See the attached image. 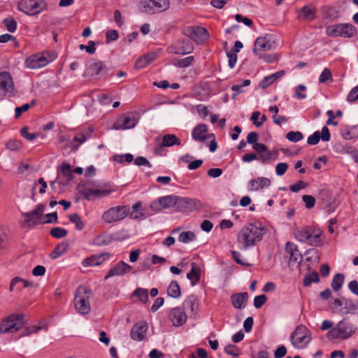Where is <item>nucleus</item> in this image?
<instances>
[{"label":"nucleus","instance_id":"28","mask_svg":"<svg viewBox=\"0 0 358 358\" xmlns=\"http://www.w3.org/2000/svg\"><path fill=\"white\" fill-rule=\"evenodd\" d=\"M110 190L102 189H94L90 187H84L80 193L83 196V197L86 199H90L91 196H104L110 194Z\"/></svg>","mask_w":358,"mask_h":358},{"label":"nucleus","instance_id":"38","mask_svg":"<svg viewBox=\"0 0 358 358\" xmlns=\"http://www.w3.org/2000/svg\"><path fill=\"white\" fill-rule=\"evenodd\" d=\"M103 67L101 62H94L90 64L87 70V73L90 76H97Z\"/></svg>","mask_w":358,"mask_h":358},{"label":"nucleus","instance_id":"34","mask_svg":"<svg viewBox=\"0 0 358 358\" xmlns=\"http://www.w3.org/2000/svg\"><path fill=\"white\" fill-rule=\"evenodd\" d=\"M284 74V71H279L275 73L264 77L259 84V87L262 89H266L278 78H281Z\"/></svg>","mask_w":358,"mask_h":358},{"label":"nucleus","instance_id":"16","mask_svg":"<svg viewBox=\"0 0 358 358\" xmlns=\"http://www.w3.org/2000/svg\"><path fill=\"white\" fill-rule=\"evenodd\" d=\"M272 48L271 41L266 36H259L256 38L253 52L258 57H263L264 53Z\"/></svg>","mask_w":358,"mask_h":358},{"label":"nucleus","instance_id":"61","mask_svg":"<svg viewBox=\"0 0 358 358\" xmlns=\"http://www.w3.org/2000/svg\"><path fill=\"white\" fill-rule=\"evenodd\" d=\"M57 221V214L56 212L43 215V224L55 223Z\"/></svg>","mask_w":358,"mask_h":358},{"label":"nucleus","instance_id":"40","mask_svg":"<svg viewBox=\"0 0 358 358\" xmlns=\"http://www.w3.org/2000/svg\"><path fill=\"white\" fill-rule=\"evenodd\" d=\"M344 275L341 273H337L331 281V287L334 291L338 292L343 286L344 282Z\"/></svg>","mask_w":358,"mask_h":358},{"label":"nucleus","instance_id":"56","mask_svg":"<svg viewBox=\"0 0 358 358\" xmlns=\"http://www.w3.org/2000/svg\"><path fill=\"white\" fill-rule=\"evenodd\" d=\"M43 329H46V326L45 324H39L28 327L23 334V336H29L31 334H36Z\"/></svg>","mask_w":358,"mask_h":358},{"label":"nucleus","instance_id":"17","mask_svg":"<svg viewBox=\"0 0 358 358\" xmlns=\"http://www.w3.org/2000/svg\"><path fill=\"white\" fill-rule=\"evenodd\" d=\"M148 325L146 322L141 321L136 323L130 331L131 338L136 341H141L145 338Z\"/></svg>","mask_w":358,"mask_h":358},{"label":"nucleus","instance_id":"9","mask_svg":"<svg viewBox=\"0 0 358 358\" xmlns=\"http://www.w3.org/2000/svg\"><path fill=\"white\" fill-rule=\"evenodd\" d=\"M47 7L45 0H21L18 5V9L28 15L39 14Z\"/></svg>","mask_w":358,"mask_h":358},{"label":"nucleus","instance_id":"26","mask_svg":"<svg viewBox=\"0 0 358 358\" xmlns=\"http://www.w3.org/2000/svg\"><path fill=\"white\" fill-rule=\"evenodd\" d=\"M285 251L289 255V263L296 262L301 261L302 259V255L298 249V247L292 242H287L285 245Z\"/></svg>","mask_w":358,"mask_h":358},{"label":"nucleus","instance_id":"4","mask_svg":"<svg viewBox=\"0 0 358 358\" xmlns=\"http://www.w3.org/2000/svg\"><path fill=\"white\" fill-rule=\"evenodd\" d=\"M130 207L129 205L116 206L105 210L101 217L105 224H115L123 220L129 214Z\"/></svg>","mask_w":358,"mask_h":358},{"label":"nucleus","instance_id":"57","mask_svg":"<svg viewBox=\"0 0 358 358\" xmlns=\"http://www.w3.org/2000/svg\"><path fill=\"white\" fill-rule=\"evenodd\" d=\"M358 99V85L353 87L348 93L346 100L349 103H353Z\"/></svg>","mask_w":358,"mask_h":358},{"label":"nucleus","instance_id":"32","mask_svg":"<svg viewBox=\"0 0 358 358\" xmlns=\"http://www.w3.org/2000/svg\"><path fill=\"white\" fill-rule=\"evenodd\" d=\"M278 154L279 152L277 150H268L267 149L266 151L257 154V159L260 160L262 164H269L271 161L278 159Z\"/></svg>","mask_w":358,"mask_h":358},{"label":"nucleus","instance_id":"27","mask_svg":"<svg viewBox=\"0 0 358 358\" xmlns=\"http://www.w3.org/2000/svg\"><path fill=\"white\" fill-rule=\"evenodd\" d=\"M271 180L265 177H258L249 181V189L250 191H258L264 187L270 186Z\"/></svg>","mask_w":358,"mask_h":358},{"label":"nucleus","instance_id":"59","mask_svg":"<svg viewBox=\"0 0 358 358\" xmlns=\"http://www.w3.org/2000/svg\"><path fill=\"white\" fill-rule=\"evenodd\" d=\"M306 87L304 85H299L295 88V92L293 95V97L296 98L298 99H304L306 98V94L301 93V91H306Z\"/></svg>","mask_w":358,"mask_h":358},{"label":"nucleus","instance_id":"41","mask_svg":"<svg viewBox=\"0 0 358 358\" xmlns=\"http://www.w3.org/2000/svg\"><path fill=\"white\" fill-rule=\"evenodd\" d=\"M133 295L137 296L138 300L143 303H147L148 301V291L145 288L139 287L136 289Z\"/></svg>","mask_w":358,"mask_h":358},{"label":"nucleus","instance_id":"3","mask_svg":"<svg viewBox=\"0 0 358 358\" xmlns=\"http://www.w3.org/2000/svg\"><path fill=\"white\" fill-rule=\"evenodd\" d=\"M356 331L354 325L346 320L339 321L336 326L327 334V338L330 341L336 340H346Z\"/></svg>","mask_w":358,"mask_h":358},{"label":"nucleus","instance_id":"18","mask_svg":"<svg viewBox=\"0 0 358 358\" xmlns=\"http://www.w3.org/2000/svg\"><path fill=\"white\" fill-rule=\"evenodd\" d=\"M169 319L175 327H180L187 321V315L182 308H172L169 312Z\"/></svg>","mask_w":358,"mask_h":358},{"label":"nucleus","instance_id":"63","mask_svg":"<svg viewBox=\"0 0 358 358\" xmlns=\"http://www.w3.org/2000/svg\"><path fill=\"white\" fill-rule=\"evenodd\" d=\"M288 169V164L285 162H280L277 164L275 166V173L277 176H283Z\"/></svg>","mask_w":358,"mask_h":358},{"label":"nucleus","instance_id":"7","mask_svg":"<svg viewBox=\"0 0 358 358\" xmlns=\"http://www.w3.org/2000/svg\"><path fill=\"white\" fill-rule=\"evenodd\" d=\"M45 210V206L40 203L36 208L29 212L22 213L23 220L21 224L24 227L32 228L38 224H43V214Z\"/></svg>","mask_w":358,"mask_h":358},{"label":"nucleus","instance_id":"19","mask_svg":"<svg viewBox=\"0 0 358 358\" xmlns=\"http://www.w3.org/2000/svg\"><path fill=\"white\" fill-rule=\"evenodd\" d=\"M194 50L192 43L187 39L180 41L178 43L169 48L170 52L176 55H187L191 53Z\"/></svg>","mask_w":358,"mask_h":358},{"label":"nucleus","instance_id":"8","mask_svg":"<svg viewBox=\"0 0 358 358\" xmlns=\"http://www.w3.org/2000/svg\"><path fill=\"white\" fill-rule=\"evenodd\" d=\"M311 340L310 331L302 324L297 326L291 336L292 345L298 349L306 348Z\"/></svg>","mask_w":358,"mask_h":358},{"label":"nucleus","instance_id":"24","mask_svg":"<svg viewBox=\"0 0 358 358\" xmlns=\"http://www.w3.org/2000/svg\"><path fill=\"white\" fill-rule=\"evenodd\" d=\"M93 129L90 127H88L81 131L76 133L71 143V147L72 149L77 150L81 144L84 143L88 138H90Z\"/></svg>","mask_w":358,"mask_h":358},{"label":"nucleus","instance_id":"5","mask_svg":"<svg viewBox=\"0 0 358 358\" xmlns=\"http://www.w3.org/2000/svg\"><path fill=\"white\" fill-rule=\"evenodd\" d=\"M326 34L331 37L352 38L357 34V28L350 23H340L328 26Z\"/></svg>","mask_w":358,"mask_h":358},{"label":"nucleus","instance_id":"60","mask_svg":"<svg viewBox=\"0 0 358 358\" xmlns=\"http://www.w3.org/2000/svg\"><path fill=\"white\" fill-rule=\"evenodd\" d=\"M95 45H96L95 42H94L93 41H90L88 42L87 45L81 44V45H80L79 48L81 50H85L89 54H94L96 51Z\"/></svg>","mask_w":358,"mask_h":358},{"label":"nucleus","instance_id":"36","mask_svg":"<svg viewBox=\"0 0 358 358\" xmlns=\"http://www.w3.org/2000/svg\"><path fill=\"white\" fill-rule=\"evenodd\" d=\"M191 266V271L187 274V278L191 281L192 285L194 286L200 280L201 268L195 263H192Z\"/></svg>","mask_w":358,"mask_h":358},{"label":"nucleus","instance_id":"30","mask_svg":"<svg viewBox=\"0 0 358 358\" xmlns=\"http://www.w3.org/2000/svg\"><path fill=\"white\" fill-rule=\"evenodd\" d=\"M62 177L66 182H70L73 179L72 170L69 164L64 163L58 167L57 179H60Z\"/></svg>","mask_w":358,"mask_h":358},{"label":"nucleus","instance_id":"35","mask_svg":"<svg viewBox=\"0 0 358 358\" xmlns=\"http://www.w3.org/2000/svg\"><path fill=\"white\" fill-rule=\"evenodd\" d=\"M198 306V299L194 295L188 296L183 302L184 308L189 310L192 314L196 313Z\"/></svg>","mask_w":358,"mask_h":358},{"label":"nucleus","instance_id":"10","mask_svg":"<svg viewBox=\"0 0 358 358\" xmlns=\"http://www.w3.org/2000/svg\"><path fill=\"white\" fill-rule=\"evenodd\" d=\"M91 292L85 287H79L74 298V305L80 314H87L90 311L89 298Z\"/></svg>","mask_w":358,"mask_h":358},{"label":"nucleus","instance_id":"52","mask_svg":"<svg viewBox=\"0 0 358 358\" xmlns=\"http://www.w3.org/2000/svg\"><path fill=\"white\" fill-rule=\"evenodd\" d=\"M50 234L55 238H62L67 235V231L65 229L57 227L51 229Z\"/></svg>","mask_w":358,"mask_h":358},{"label":"nucleus","instance_id":"55","mask_svg":"<svg viewBox=\"0 0 358 358\" xmlns=\"http://www.w3.org/2000/svg\"><path fill=\"white\" fill-rule=\"evenodd\" d=\"M224 352L233 356L234 357H237L239 355V350L236 345L233 344H229L224 348Z\"/></svg>","mask_w":358,"mask_h":358},{"label":"nucleus","instance_id":"21","mask_svg":"<svg viewBox=\"0 0 358 358\" xmlns=\"http://www.w3.org/2000/svg\"><path fill=\"white\" fill-rule=\"evenodd\" d=\"M192 136L194 140L201 142H203L211 137L214 138L213 134H208V127L204 124L196 125L192 131Z\"/></svg>","mask_w":358,"mask_h":358},{"label":"nucleus","instance_id":"12","mask_svg":"<svg viewBox=\"0 0 358 358\" xmlns=\"http://www.w3.org/2000/svg\"><path fill=\"white\" fill-rule=\"evenodd\" d=\"M199 201L194 199L183 198L176 196V210L180 212H191L201 207Z\"/></svg>","mask_w":358,"mask_h":358},{"label":"nucleus","instance_id":"22","mask_svg":"<svg viewBox=\"0 0 358 358\" xmlns=\"http://www.w3.org/2000/svg\"><path fill=\"white\" fill-rule=\"evenodd\" d=\"M128 215L132 220H143L152 215V213H149L145 208H143L141 203L138 201L132 206V210L129 211Z\"/></svg>","mask_w":358,"mask_h":358},{"label":"nucleus","instance_id":"31","mask_svg":"<svg viewBox=\"0 0 358 358\" xmlns=\"http://www.w3.org/2000/svg\"><path fill=\"white\" fill-rule=\"evenodd\" d=\"M113 241V238L112 235L106 232H103L94 238L92 240V244L99 247L106 246L110 244Z\"/></svg>","mask_w":358,"mask_h":358},{"label":"nucleus","instance_id":"64","mask_svg":"<svg viewBox=\"0 0 358 358\" xmlns=\"http://www.w3.org/2000/svg\"><path fill=\"white\" fill-rule=\"evenodd\" d=\"M266 296L264 294L255 296L254 299V306L256 308H260L266 303Z\"/></svg>","mask_w":358,"mask_h":358},{"label":"nucleus","instance_id":"48","mask_svg":"<svg viewBox=\"0 0 358 358\" xmlns=\"http://www.w3.org/2000/svg\"><path fill=\"white\" fill-rule=\"evenodd\" d=\"M250 80L247 79L245 80L241 85H233L231 90L234 91L235 93L232 94L231 98L234 99L238 94L243 92V87L249 86L250 85Z\"/></svg>","mask_w":358,"mask_h":358},{"label":"nucleus","instance_id":"45","mask_svg":"<svg viewBox=\"0 0 358 358\" xmlns=\"http://www.w3.org/2000/svg\"><path fill=\"white\" fill-rule=\"evenodd\" d=\"M320 281V277L317 272H312L306 275L303 280L304 286H309L313 282H318Z\"/></svg>","mask_w":358,"mask_h":358},{"label":"nucleus","instance_id":"46","mask_svg":"<svg viewBox=\"0 0 358 358\" xmlns=\"http://www.w3.org/2000/svg\"><path fill=\"white\" fill-rule=\"evenodd\" d=\"M194 58L193 56H189L185 58L179 59L174 63V65L180 68H187L191 66L194 62Z\"/></svg>","mask_w":358,"mask_h":358},{"label":"nucleus","instance_id":"2","mask_svg":"<svg viewBox=\"0 0 358 358\" xmlns=\"http://www.w3.org/2000/svg\"><path fill=\"white\" fill-rule=\"evenodd\" d=\"M293 234L295 238L301 243L316 247L322 245L321 231L312 227H297Z\"/></svg>","mask_w":358,"mask_h":358},{"label":"nucleus","instance_id":"15","mask_svg":"<svg viewBox=\"0 0 358 358\" xmlns=\"http://www.w3.org/2000/svg\"><path fill=\"white\" fill-rule=\"evenodd\" d=\"M50 62V59L43 54H36L30 56L25 61L26 67L31 69H40Z\"/></svg>","mask_w":358,"mask_h":358},{"label":"nucleus","instance_id":"58","mask_svg":"<svg viewBox=\"0 0 358 358\" xmlns=\"http://www.w3.org/2000/svg\"><path fill=\"white\" fill-rule=\"evenodd\" d=\"M28 127H24L21 129L20 130V134L21 135L26 139L31 141H34L38 136V134L37 133H29L28 131Z\"/></svg>","mask_w":358,"mask_h":358},{"label":"nucleus","instance_id":"29","mask_svg":"<svg viewBox=\"0 0 358 358\" xmlns=\"http://www.w3.org/2000/svg\"><path fill=\"white\" fill-rule=\"evenodd\" d=\"M233 306L236 309H241L245 307L248 301V294L247 292L232 294L231 296Z\"/></svg>","mask_w":358,"mask_h":358},{"label":"nucleus","instance_id":"47","mask_svg":"<svg viewBox=\"0 0 358 358\" xmlns=\"http://www.w3.org/2000/svg\"><path fill=\"white\" fill-rule=\"evenodd\" d=\"M69 218L71 222H72L73 223L75 224L76 228L78 230L80 231V230L83 229V228L85 227L84 222H83L80 217L77 213H74V214H71V215H69Z\"/></svg>","mask_w":358,"mask_h":358},{"label":"nucleus","instance_id":"23","mask_svg":"<svg viewBox=\"0 0 358 358\" xmlns=\"http://www.w3.org/2000/svg\"><path fill=\"white\" fill-rule=\"evenodd\" d=\"M132 267L123 261L119 262L114 266H113L108 271V274L105 276V279L114 276H120L131 271Z\"/></svg>","mask_w":358,"mask_h":358},{"label":"nucleus","instance_id":"37","mask_svg":"<svg viewBox=\"0 0 358 358\" xmlns=\"http://www.w3.org/2000/svg\"><path fill=\"white\" fill-rule=\"evenodd\" d=\"M167 294L169 296L175 299L180 296V287L176 281L173 280L170 283L167 289Z\"/></svg>","mask_w":358,"mask_h":358},{"label":"nucleus","instance_id":"51","mask_svg":"<svg viewBox=\"0 0 358 358\" xmlns=\"http://www.w3.org/2000/svg\"><path fill=\"white\" fill-rule=\"evenodd\" d=\"M34 103H35V101L33 100L29 103H25L20 107H16L15 109V118L20 117L21 116V115L22 114V113L27 111L31 108V106L34 105Z\"/></svg>","mask_w":358,"mask_h":358},{"label":"nucleus","instance_id":"44","mask_svg":"<svg viewBox=\"0 0 358 358\" xmlns=\"http://www.w3.org/2000/svg\"><path fill=\"white\" fill-rule=\"evenodd\" d=\"M299 17L303 20H312L315 17L314 9L310 7L304 6L301 10Z\"/></svg>","mask_w":358,"mask_h":358},{"label":"nucleus","instance_id":"25","mask_svg":"<svg viewBox=\"0 0 358 358\" xmlns=\"http://www.w3.org/2000/svg\"><path fill=\"white\" fill-rule=\"evenodd\" d=\"M137 124L135 115L132 113H127L122 117V123L116 122L113 127L115 129H129L134 128Z\"/></svg>","mask_w":358,"mask_h":358},{"label":"nucleus","instance_id":"42","mask_svg":"<svg viewBox=\"0 0 358 358\" xmlns=\"http://www.w3.org/2000/svg\"><path fill=\"white\" fill-rule=\"evenodd\" d=\"M67 248L68 245L66 243H61L58 245L50 254V257L52 259H57L61 257L66 252Z\"/></svg>","mask_w":358,"mask_h":358},{"label":"nucleus","instance_id":"11","mask_svg":"<svg viewBox=\"0 0 358 358\" xmlns=\"http://www.w3.org/2000/svg\"><path fill=\"white\" fill-rule=\"evenodd\" d=\"M141 6L143 11L152 15L167 10L170 7V1L169 0H142Z\"/></svg>","mask_w":358,"mask_h":358},{"label":"nucleus","instance_id":"62","mask_svg":"<svg viewBox=\"0 0 358 358\" xmlns=\"http://www.w3.org/2000/svg\"><path fill=\"white\" fill-rule=\"evenodd\" d=\"M302 200L305 203L306 208L308 209L314 207L315 204V199L310 195H303L302 196Z\"/></svg>","mask_w":358,"mask_h":358},{"label":"nucleus","instance_id":"6","mask_svg":"<svg viewBox=\"0 0 358 358\" xmlns=\"http://www.w3.org/2000/svg\"><path fill=\"white\" fill-rule=\"evenodd\" d=\"M24 324L23 315L11 314L2 320L0 323V333H14L22 329Z\"/></svg>","mask_w":358,"mask_h":358},{"label":"nucleus","instance_id":"33","mask_svg":"<svg viewBox=\"0 0 358 358\" xmlns=\"http://www.w3.org/2000/svg\"><path fill=\"white\" fill-rule=\"evenodd\" d=\"M180 140L174 134H166L162 137V143L158 145L157 149H162L163 147H171L175 145H180Z\"/></svg>","mask_w":358,"mask_h":358},{"label":"nucleus","instance_id":"43","mask_svg":"<svg viewBox=\"0 0 358 358\" xmlns=\"http://www.w3.org/2000/svg\"><path fill=\"white\" fill-rule=\"evenodd\" d=\"M3 24L9 32L13 33L17 29V22L12 17H8L5 18L3 20Z\"/></svg>","mask_w":358,"mask_h":358},{"label":"nucleus","instance_id":"50","mask_svg":"<svg viewBox=\"0 0 358 358\" xmlns=\"http://www.w3.org/2000/svg\"><path fill=\"white\" fill-rule=\"evenodd\" d=\"M6 147L11 151H17L22 148V143L16 139H10L6 143Z\"/></svg>","mask_w":358,"mask_h":358},{"label":"nucleus","instance_id":"53","mask_svg":"<svg viewBox=\"0 0 358 358\" xmlns=\"http://www.w3.org/2000/svg\"><path fill=\"white\" fill-rule=\"evenodd\" d=\"M332 74L331 73V71L325 68L322 72L321 73L320 77H319V81L320 83H324L328 81L331 82L332 81Z\"/></svg>","mask_w":358,"mask_h":358},{"label":"nucleus","instance_id":"39","mask_svg":"<svg viewBox=\"0 0 358 358\" xmlns=\"http://www.w3.org/2000/svg\"><path fill=\"white\" fill-rule=\"evenodd\" d=\"M178 241L182 243H189L196 240V236L194 232L191 231H182L179 234Z\"/></svg>","mask_w":358,"mask_h":358},{"label":"nucleus","instance_id":"49","mask_svg":"<svg viewBox=\"0 0 358 358\" xmlns=\"http://www.w3.org/2000/svg\"><path fill=\"white\" fill-rule=\"evenodd\" d=\"M286 138L291 142H299L303 139V135L300 131H289L286 134Z\"/></svg>","mask_w":358,"mask_h":358},{"label":"nucleus","instance_id":"1","mask_svg":"<svg viewBox=\"0 0 358 358\" xmlns=\"http://www.w3.org/2000/svg\"><path fill=\"white\" fill-rule=\"evenodd\" d=\"M266 230L261 223H248L244 226L237 235L239 248L246 250L259 243Z\"/></svg>","mask_w":358,"mask_h":358},{"label":"nucleus","instance_id":"13","mask_svg":"<svg viewBox=\"0 0 358 358\" xmlns=\"http://www.w3.org/2000/svg\"><path fill=\"white\" fill-rule=\"evenodd\" d=\"M175 204L176 196L169 195L153 201L150 205V208L153 213H159L164 209L175 207Z\"/></svg>","mask_w":358,"mask_h":358},{"label":"nucleus","instance_id":"14","mask_svg":"<svg viewBox=\"0 0 358 358\" xmlns=\"http://www.w3.org/2000/svg\"><path fill=\"white\" fill-rule=\"evenodd\" d=\"M14 83L9 73L3 71L0 73V94L10 96L13 93Z\"/></svg>","mask_w":358,"mask_h":358},{"label":"nucleus","instance_id":"20","mask_svg":"<svg viewBox=\"0 0 358 358\" xmlns=\"http://www.w3.org/2000/svg\"><path fill=\"white\" fill-rule=\"evenodd\" d=\"M188 31L187 36L198 44L203 43L208 38V31L203 27H192Z\"/></svg>","mask_w":358,"mask_h":358},{"label":"nucleus","instance_id":"54","mask_svg":"<svg viewBox=\"0 0 358 358\" xmlns=\"http://www.w3.org/2000/svg\"><path fill=\"white\" fill-rule=\"evenodd\" d=\"M101 264V262H97L96 255H93L89 258L83 259L82 265L83 266H94Z\"/></svg>","mask_w":358,"mask_h":358}]
</instances>
